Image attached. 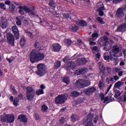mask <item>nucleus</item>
Masks as SVG:
<instances>
[{
    "label": "nucleus",
    "instance_id": "nucleus-20",
    "mask_svg": "<svg viewBox=\"0 0 126 126\" xmlns=\"http://www.w3.org/2000/svg\"><path fill=\"white\" fill-rule=\"evenodd\" d=\"M76 24L80 26H86L87 25V23L84 20H78L76 22Z\"/></svg>",
    "mask_w": 126,
    "mask_h": 126
},
{
    "label": "nucleus",
    "instance_id": "nucleus-53",
    "mask_svg": "<svg viewBox=\"0 0 126 126\" xmlns=\"http://www.w3.org/2000/svg\"><path fill=\"white\" fill-rule=\"evenodd\" d=\"M0 7H1V8H2L3 9H6L5 5L3 3H0Z\"/></svg>",
    "mask_w": 126,
    "mask_h": 126
},
{
    "label": "nucleus",
    "instance_id": "nucleus-38",
    "mask_svg": "<svg viewBox=\"0 0 126 126\" xmlns=\"http://www.w3.org/2000/svg\"><path fill=\"white\" fill-rule=\"evenodd\" d=\"M25 38L24 37H23L21 39L20 41V44L21 46H24L25 45Z\"/></svg>",
    "mask_w": 126,
    "mask_h": 126
},
{
    "label": "nucleus",
    "instance_id": "nucleus-34",
    "mask_svg": "<svg viewBox=\"0 0 126 126\" xmlns=\"http://www.w3.org/2000/svg\"><path fill=\"white\" fill-rule=\"evenodd\" d=\"M124 84V82H120L118 81L115 84V87L118 88V87H121V86L123 85Z\"/></svg>",
    "mask_w": 126,
    "mask_h": 126
},
{
    "label": "nucleus",
    "instance_id": "nucleus-17",
    "mask_svg": "<svg viewBox=\"0 0 126 126\" xmlns=\"http://www.w3.org/2000/svg\"><path fill=\"white\" fill-rule=\"evenodd\" d=\"M96 91L95 87L88 88L85 90V93L87 95H92L93 93H94Z\"/></svg>",
    "mask_w": 126,
    "mask_h": 126
},
{
    "label": "nucleus",
    "instance_id": "nucleus-14",
    "mask_svg": "<svg viewBox=\"0 0 126 126\" xmlns=\"http://www.w3.org/2000/svg\"><path fill=\"white\" fill-rule=\"evenodd\" d=\"M116 16L117 18H123L125 16V13L123 8H119L117 9L116 13Z\"/></svg>",
    "mask_w": 126,
    "mask_h": 126
},
{
    "label": "nucleus",
    "instance_id": "nucleus-51",
    "mask_svg": "<svg viewBox=\"0 0 126 126\" xmlns=\"http://www.w3.org/2000/svg\"><path fill=\"white\" fill-rule=\"evenodd\" d=\"M44 24H46V26L50 27L52 28L53 27V26L52 25V24L51 23H48L47 22H44Z\"/></svg>",
    "mask_w": 126,
    "mask_h": 126
},
{
    "label": "nucleus",
    "instance_id": "nucleus-60",
    "mask_svg": "<svg viewBox=\"0 0 126 126\" xmlns=\"http://www.w3.org/2000/svg\"><path fill=\"white\" fill-rule=\"evenodd\" d=\"M115 71H116V72H120L121 71V68H115Z\"/></svg>",
    "mask_w": 126,
    "mask_h": 126
},
{
    "label": "nucleus",
    "instance_id": "nucleus-7",
    "mask_svg": "<svg viewBox=\"0 0 126 126\" xmlns=\"http://www.w3.org/2000/svg\"><path fill=\"white\" fill-rule=\"evenodd\" d=\"M67 96L65 94L59 95L55 98V103L56 104H63L66 101Z\"/></svg>",
    "mask_w": 126,
    "mask_h": 126
},
{
    "label": "nucleus",
    "instance_id": "nucleus-62",
    "mask_svg": "<svg viewBox=\"0 0 126 126\" xmlns=\"http://www.w3.org/2000/svg\"><path fill=\"white\" fill-rule=\"evenodd\" d=\"M125 62H124V61H121L120 63V65L121 66H123V65H125Z\"/></svg>",
    "mask_w": 126,
    "mask_h": 126
},
{
    "label": "nucleus",
    "instance_id": "nucleus-22",
    "mask_svg": "<svg viewBox=\"0 0 126 126\" xmlns=\"http://www.w3.org/2000/svg\"><path fill=\"white\" fill-rule=\"evenodd\" d=\"M125 30H126V24L120 25L118 27V31L123 32V31H125Z\"/></svg>",
    "mask_w": 126,
    "mask_h": 126
},
{
    "label": "nucleus",
    "instance_id": "nucleus-40",
    "mask_svg": "<svg viewBox=\"0 0 126 126\" xmlns=\"http://www.w3.org/2000/svg\"><path fill=\"white\" fill-rule=\"evenodd\" d=\"M64 42L67 46H70L71 45V40L70 39H65Z\"/></svg>",
    "mask_w": 126,
    "mask_h": 126
},
{
    "label": "nucleus",
    "instance_id": "nucleus-39",
    "mask_svg": "<svg viewBox=\"0 0 126 126\" xmlns=\"http://www.w3.org/2000/svg\"><path fill=\"white\" fill-rule=\"evenodd\" d=\"M36 95H41V94H44V90H38L36 92Z\"/></svg>",
    "mask_w": 126,
    "mask_h": 126
},
{
    "label": "nucleus",
    "instance_id": "nucleus-42",
    "mask_svg": "<svg viewBox=\"0 0 126 126\" xmlns=\"http://www.w3.org/2000/svg\"><path fill=\"white\" fill-rule=\"evenodd\" d=\"M25 33H26V34H28V35H29V36L31 38H33V34H32V32H30L28 31V30L25 31Z\"/></svg>",
    "mask_w": 126,
    "mask_h": 126
},
{
    "label": "nucleus",
    "instance_id": "nucleus-46",
    "mask_svg": "<svg viewBox=\"0 0 126 126\" xmlns=\"http://www.w3.org/2000/svg\"><path fill=\"white\" fill-rule=\"evenodd\" d=\"M69 61V57L68 56H65L63 59V61L64 63H67Z\"/></svg>",
    "mask_w": 126,
    "mask_h": 126
},
{
    "label": "nucleus",
    "instance_id": "nucleus-37",
    "mask_svg": "<svg viewBox=\"0 0 126 126\" xmlns=\"http://www.w3.org/2000/svg\"><path fill=\"white\" fill-rule=\"evenodd\" d=\"M61 64L62 63H61V61H57L55 63V67H56V68H58L61 66Z\"/></svg>",
    "mask_w": 126,
    "mask_h": 126
},
{
    "label": "nucleus",
    "instance_id": "nucleus-24",
    "mask_svg": "<svg viewBox=\"0 0 126 126\" xmlns=\"http://www.w3.org/2000/svg\"><path fill=\"white\" fill-rule=\"evenodd\" d=\"M98 86L100 89H104V88L105 87V81L103 80H100L98 83Z\"/></svg>",
    "mask_w": 126,
    "mask_h": 126
},
{
    "label": "nucleus",
    "instance_id": "nucleus-6",
    "mask_svg": "<svg viewBox=\"0 0 126 126\" xmlns=\"http://www.w3.org/2000/svg\"><path fill=\"white\" fill-rule=\"evenodd\" d=\"M15 117L13 114H7L1 119L2 122H7L8 124H12L14 122Z\"/></svg>",
    "mask_w": 126,
    "mask_h": 126
},
{
    "label": "nucleus",
    "instance_id": "nucleus-28",
    "mask_svg": "<svg viewBox=\"0 0 126 126\" xmlns=\"http://www.w3.org/2000/svg\"><path fill=\"white\" fill-rule=\"evenodd\" d=\"M69 29L72 32H76L78 30V27L77 26H71L69 28Z\"/></svg>",
    "mask_w": 126,
    "mask_h": 126
},
{
    "label": "nucleus",
    "instance_id": "nucleus-47",
    "mask_svg": "<svg viewBox=\"0 0 126 126\" xmlns=\"http://www.w3.org/2000/svg\"><path fill=\"white\" fill-rule=\"evenodd\" d=\"M99 49H98V47L97 46H94L92 49V51L94 53H95V52H98Z\"/></svg>",
    "mask_w": 126,
    "mask_h": 126
},
{
    "label": "nucleus",
    "instance_id": "nucleus-63",
    "mask_svg": "<svg viewBox=\"0 0 126 126\" xmlns=\"http://www.w3.org/2000/svg\"><path fill=\"white\" fill-rule=\"evenodd\" d=\"M38 45H39V42H36L34 44L35 48H39V47H38Z\"/></svg>",
    "mask_w": 126,
    "mask_h": 126
},
{
    "label": "nucleus",
    "instance_id": "nucleus-16",
    "mask_svg": "<svg viewBox=\"0 0 126 126\" xmlns=\"http://www.w3.org/2000/svg\"><path fill=\"white\" fill-rule=\"evenodd\" d=\"M0 25L3 29L6 28L7 27V20L4 17H2L0 21Z\"/></svg>",
    "mask_w": 126,
    "mask_h": 126
},
{
    "label": "nucleus",
    "instance_id": "nucleus-23",
    "mask_svg": "<svg viewBox=\"0 0 126 126\" xmlns=\"http://www.w3.org/2000/svg\"><path fill=\"white\" fill-rule=\"evenodd\" d=\"M76 65H75V63L74 62H69L67 63V66L68 68L67 69H70L71 68H74L75 67Z\"/></svg>",
    "mask_w": 126,
    "mask_h": 126
},
{
    "label": "nucleus",
    "instance_id": "nucleus-43",
    "mask_svg": "<svg viewBox=\"0 0 126 126\" xmlns=\"http://www.w3.org/2000/svg\"><path fill=\"white\" fill-rule=\"evenodd\" d=\"M89 41H90L89 44L91 45V46H94V45H96V42L92 41L94 40H92L91 38H89Z\"/></svg>",
    "mask_w": 126,
    "mask_h": 126
},
{
    "label": "nucleus",
    "instance_id": "nucleus-15",
    "mask_svg": "<svg viewBox=\"0 0 126 126\" xmlns=\"http://www.w3.org/2000/svg\"><path fill=\"white\" fill-rule=\"evenodd\" d=\"M62 49V46L58 43H54L51 46V50L53 52H60Z\"/></svg>",
    "mask_w": 126,
    "mask_h": 126
},
{
    "label": "nucleus",
    "instance_id": "nucleus-9",
    "mask_svg": "<svg viewBox=\"0 0 126 126\" xmlns=\"http://www.w3.org/2000/svg\"><path fill=\"white\" fill-rule=\"evenodd\" d=\"M100 97L102 101L104 100V101H103L104 103H105V102H107V101L108 102V103H109L110 102H112V101L114 100V99L112 98V94H110L109 96H107L105 98V94H104L103 93H101L100 95Z\"/></svg>",
    "mask_w": 126,
    "mask_h": 126
},
{
    "label": "nucleus",
    "instance_id": "nucleus-27",
    "mask_svg": "<svg viewBox=\"0 0 126 126\" xmlns=\"http://www.w3.org/2000/svg\"><path fill=\"white\" fill-rule=\"evenodd\" d=\"M56 2H55L54 0H51L49 1V6L51 7V8H52L54 9L56 7Z\"/></svg>",
    "mask_w": 126,
    "mask_h": 126
},
{
    "label": "nucleus",
    "instance_id": "nucleus-4",
    "mask_svg": "<svg viewBox=\"0 0 126 126\" xmlns=\"http://www.w3.org/2000/svg\"><path fill=\"white\" fill-rule=\"evenodd\" d=\"M37 70L36 71L35 73L37 75L39 76H43L46 74L47 71L46 70V66L45 64L41 63H39L37 65Z\"/></svg>",
    "mask_w": 126,
    "mask_h": 126
},
{
    "label": "nucleus",
    "instance_id": "nucleus-29",
    "mask_svg": "<svg viewBox=\"0 0 126 126\" xmlns=\"http://www.w3.org/2000/svg\"><path fill=\"white\" fill-rule=\"evenodd\" d=\"M42 109L41 111L42 112H43V113H46L47 112H48V106H47L46 105H43L41 106Z\"/></svg>",
    "mask_w": 126,
    "mask_h": 126
},
{
    "label": "nucleus",
    "instance_id": "nucleus-52",
    "mask_svg": "<svg viewBox=\"0 0 126 126\" xmlns=\"http://www.w3.org/2000/svg\"><path fill=\"white\" fill-rule=\"evenodd\" d=\"M63 18H68L69 17V14L64 13L63 14Z\"/></svg>",
    "mask_w": 126,
    "mask_h": 126
},
{
    "label": "nucleus",
    "instance_id": "nucleus-1",
    "mask_svg": "<svg viewBox=\"0 0 126 126\" xmlns=\"http://www.w3.org/2000/svg\"><path fill=\"white\" fill-rule=\"evenodd\" d=\"M44 58L45 56L43 53H41L36 50H32L30 54V62L32 63H38V62L42 61Z\"/></svg>",
    "mask_w": 126,
    "mask_h": 126
},
{
    "label": "nucleus",
    "instance_id": "nucleus-50",
    "mask_svg": "<svg viewBox=\"0 0 126 126\" xmlns=\"http://www.w3.org/2000/svg\"><path fill=\"white\" fill-rule=\"evenodd\" d=\"M11 92L13 94H17V92L16 91V90L14 88V87L12 86L11 87Z\"/></svg>",
    "mask_w": 126,
    "mask_h": 126
},
{
    "label": "nucleus",
    "instance_id": "nucleus-30",
    "mask_svg": "<svg viewBox=\"0 0 126 126\" xmlns=\"http://www.w3.org/2000/svg\"><path fill=\"white\" fill-rule=\"evenodd\" d=\"M119 99L122 102H126V93H125L123 96H120Z\"/></svg>",
    "mask_w": 126,
    "mask_h": 126
},
{
    "label": "nucleus",
    "instance_id": "nucleus-56",
    "mask_svg": "<svg viewBox=\"0 0 126 126\" xmlns=\"http://www.w3.org/2000/svg\"><path fill=\"white\" fill-rule=\"evenodd\" d=\"M118 75L119 76H122L123 75V73H124V71H120V72H118Z\"/></svg>",
    "mask_w": 126,
    "mask_h": 126
},
{
    "label": "nucleus",
    "instance_id": "nucleus-31",
    "mask_svg": "<svg viewBox=\"0 0 126 126\" xmlns=\"http://www.w3.org/2000/svg\"><path fill=\"white\" fill-rule=\"evenodd\" d=\"M79 93L76 91H73L71 93V96L72 97H77V96H79Z\"/></svg>",
    "mask_w": 126,
    "mask_h": 126
},
{
    "label": "nucleus",
    "instance_id": "nucleus-58",
    "mask_svg": "<svg viewBox=\"0 0 126 126\" xmlns=\"http://www.w3.org/2000/svg\"><path fill=\"white\" fill-rule=\"evenodd\" d=\"M88 77H90V78H92L93 77V73H90L88 74Z\"/></svg>",
    "mask_w": 126,
    "mask_h": 126
},
{
    "label": "nucleus",
    "instance_id": "nucleus-41",
    "mask_svg": "<svg viewBox=\"0 0 126 126\" xmlns=\"http://www.w3.org/2000/svg\"><path fill=\"white\" fill-rule=\"evenodd\" d=\"M18 102H19V100L17 98H15L13 101L14 105L16 107L18 104Z\"/></svg>",
    "mask_w": 126,
    "mask_h": 126
},
{
    "label": "nucleus",
    "instance_id": "nucleus-12",
    "mask_svg": "<svg viewBox=\"0 0 126 126\" xmlns=\"http://www.w3.org/2000/svg\"><path fill=\"white\" fill-rule=\"evenodd\" d=\"M97 11L99 12L100 16H103L104 15V12L103 10L105 9L104 5L102 2H99L97 4Z\"/></svg>",
    "mask_w": 126,
    "mask_h": 126
},
{
    "label": "nucleus",
    "instance_id": "nucleus-21",
    "mask_svg": "<svg viewBox=\"0 0 126 126\" xmlns=\"http://www.w3.org/2000/svg\"><path fill=\"white\" fill-rule=\"evenodd\" d=\"M24 17L23 16H19L18 17H16V24L17 25H18L19 26H20L21 25V24H22V23L21 22V21H20V19H21V20H23V19H24Z\"/></svg>",
    "mask_w": 126,
    "mask_h": 126
},
{
    "label": "nucleus",
    "instance_id": "nucleus-44",
    "mask_svg": "<svg viewBox=\"0 0 126 126\" xmlns=\"http://www.w3.org/2000/svg\"><path fill=\"white\" fill-rule=\"evenodd\" d=\"M107 1H111V0L113 1L114 3H119V2H121L123 0H106Z\"/></svg>",
    "mask_w": 126,
    "mask_h": 126
},
{
    "label": "nucleus",
    "instance_id": "nucleus-55",
    "mask_svg": "<svg viewBox=\"0 0 126 126\" xmlns=\"http://www.w3.org/2000/svg\"><path fill=\"white\" fill-rule=\"evenodd\" d=\"M113 78L114 79V80H119V76H118L117 75H115L113 77Z\"/></svg>",
    "mask_w": 126,
    "mask_h": 126
},
{
    "label": "nucleus",
    "instance_id": "nucleus-11",
    "mask_svg": "<svg viewBox=\"0 0 126 126\" xmlns=\"http://www.w3.org/2000/svg\"><path fill=\"white\" fill-rule=\"evenodd\" d=\"M7 41L9 43L10 46H13L14 45V36L10 32H8L6 35Z\"/></svg>",
    "mask_w": 126,
    "mask_h": 126
},
{
    "label": "nucleus",
    "instance_id": "nucleus-19",
    "mask_svg": "<svg viewBox=\"0 0 126 126\" xmlns=\"http://www.w3.org/2000/svg\"><path fill=\"white\" fill-rule=\"evenodd\" d=\"M18 120L19 122H22L26 124L27 123V117L24 115H20L18 117Z\"/></svg>",
    "mask_w": 126,
    "mask_h": 126
},
{
    "label": "nucleus",
    "instance_id": "nucleus-13",
    "mask_svg": "<svg viewBox=\"0 0 126 126\" xmlns=\"http://www.w3.org/2000/svg\"><path fill=\"white\" fill-rule=\"evenodd\" d=\"M87 72H88V68L83 67L76 70L75 74L77 75H80V74H85V73H87Z\"/></svg>",
    "mask_w": 126,
    "mask_h": 126
},
{
    "label": "nucleus",
    "instance_id": "nucleus-54",
    "mask_svg": "<svg viewBox=\"0 0 126 126\" xmlns=\"http://www.w3.org/2000/svg\"><path fill=\"white\" fill-rule=\"evenodd\" d=\"M5 4H7V5H9L10 4V1L9 0H6L5 1Z\"/></svg>",
    "mask_w": 126,
    "mask_h": 126
},
{
    "label": "nucleus",
    "instance_id": "nucleus-8",
    "mask_svg": "<svg viewBox=\"0 0 126 126\" xmlns=\"http://www.w3.org/2000/svg\"><path fill=\"white\" fill-rule=\"evenodd\" d=\"M18 8L19 9V12L20 14H24L25 11L28 13H32V10L27 5L19 6Z\"/></svg>",
    "mask_w": 126,
    "mask_h": 126
},
{
    "label": "nucleus",
    "instance_id": "nucleus-61",
    "mask_svg": "<svg viewBox=\"0 0 126 126\" xmlns=\"http://www.w3.org/2000/svg\"><path fill=\"white\" fill-rule=\"evenodd\" d=\"M56 16L57 18H61V14L56 13Z\"/></svg>",
    "mask_w": 126,
    "mask_h": 126
},
{
    "label": "nucleus",
    "instance_id": "nucleus-32",
    "mask_svg": "<svg viewBox=\"0 0 126 126\" xmlns=\"http://www.w3.org/2000/svg\"><path fill=\"white\" fill-rule=\"evenodd\" d=\"M96 20L100 24H105V22L103 20V19L100 17H98L96 18Z\"/></svg>",
    "mask_w": 126,
    "mask_h": 126
},
{
    "label": "nucleus",
    "instance_id": "nucleus-36",
    "mask_svg": "<svg viewBox=\"0 0 126 126\" xmlns=\"http://www.w3.org/2000/svg\"><path fill=\"white\" fill-rule=\"evenodd\" d=\"M71 120L72 122H75L78 120V117L77 115H73L71 117Z\"/></svg>",
    "mask_w": 126,
    "mask_h": 126
},
{
    "label": "nucleus",
    "instance_id": "nucleus-45",
    "mask_svg": "<svg viewBox=\"0 0 126 126\" xmlns=\"http://www.w3.org/2000/svg\"><path fill=\"white\" fill-rule=\"evenodd\" d=\"M98 64L99 65V68L101 69V70H103V69H104V68H105V67L103 65V64L102 63L99 62L98 63Z\"/></svg>",
    "mask_w": 126,
    "mask_h": 126
},
{
    "label": "nucleus",
    "instance_id": "nucleus-64",
    "mask_svg": "<svg viewBox=\"0 0 126 126\" xmlns=\"http://www.w3.org/2000/svg\"><path fill=\"white\" fill-rule=\"evenodd\" d=\"M6 60L9 63H12V60H11V59H10V58H6Z\"/></svg>",
    "mask_w": 126,
    "mask_h": 126
},
{
    "label": "nucleus",
    "instance_id": "nucleus-49",
    "mask_svg": "<svg viewBox=\"0 0 126 126\" xmlns=\"http://www.w3.org/2000/svg\"><path fill=\"white\" fill-rule=\"evenodd\" d=\"M119 96H121V93L120 91H117L115 94V98H118Z\"/></svg>",
    "mask_w": 126,
    "mask_h": 126
},
{
    "label": "nucleus",
    "instance_id": "nucleus-48",
    "mask_svg": "<svg viewBox=\"0 0 126 126\" xmlns=\"http://www.w3.org/2000/svg\"><path fill=\"white\" fill-rule=\"evenodd\" d=\"M98 120H99V116L98 115H96L94 119V124H97V121H98Z\"/></svg>",
    "mask_w": 126,
    "mask_h": 126
},
{
    "label": "nucleus",
    "instance_id": "nucleus-10",
    "mask_svg": "<svg viewBox=\"0 0 126 126\" xmlns=\"http://www.w3.org/2000/svg\"><path fill=\"white\" fill-rule=\"evenodd\" d=\"M103 40L104 41V42L103 43V46H104V48H103V49L105 50V51H109V49L107 47V46H109L110 44H114V41L112 40H110V41H109V39L107 36H104L103 37Z\"/></svg>",
    "mask_w": 126,
    "mask_h": 126
},
{
    "label": "nucleus",
    "instance_id": "nucleus-25",
    "mask_svg": "<svg viewBox=\"0 0 126 126\" xmlns=\"http://www.w3.org/2000/svg\"><path fill=\"white\" fill-rule=\"evenodd\" d=\"M77 63H79V65L80 64H84V63H87V60L86 59H79L77 61Z\"/></svg>",
    "mask_w": 126,
    "mask_h": 126
},
{
    "label": "nucleus",
    "instance_id": "nucleus-59",
    "mask_svg": "<svg viewBox=\"0 0 126 126\" xmlns=\"http://www.w3.org/2000/svg\"><path fill=\"white\" fill-rule=\"evenodd\" d=\"M100 57H101V55L100 54V53H97L96 55V58H97V59H100Z\"/></svg>",
    "mask_w": 126,
    "mask_h": 126
},
{
    "label": "nucleus",
    "instance_id": "nucleus-18",
    "mask_svg": "<svg viewBox=\"0 0 126 126\" xmlns=\"http://www.w3.org/2000/svg\"><path fill=\"white\" fill-rule=\"evenodd\" d=\"M12 30L17 39H19V31H18V29H17V27H16V26H13L12 28Z\"/></svg>",
    "mask_w": 126,
    "mask_h": 126
},
{
    "label": "nucleus",
    "instance_id": "nucleus-33",
    "mask_svg": "<svg viewBox=\"0 0 126 126\" xmlns=\"http://www.w3.org/2000/svg\"><path fill=\"white\" fill-rule=\"evenodd\" d=\"M63 81L66 84H68L70 82L69 79L67 77H64L63 78Z\"/></svg>",
    "mask_w": 126,
    "mask_h": 126
},
{
    "label": "nucleus",
    "instance_id": "nucleus-26",
    "mask_svg": "<svg viewBox=\"0 0 126 126\" xmlns=\"http://www.w3.org/2000/svg\"><path fill=\"white\" fill-rule=\"evenodd\" d=\"M99 35V33L97 32H94V34H92V38H91L92 39V41H95L96 39L98 38V36Z\"/></svg>",
    "mask_w": 126,
    "mask_h": 126
},
{
    "label": "nucleus",
    "instance_id": "nucleus-5",
    "mask_svg": "<svg viewBox=\"0 0 126 126\" xmlns=\"http://www.w3.org/2000/svg\"><path fill=\"white\" fill-rule=\"evenodd\" d=\"M35 96V91L31 87H28L27 88V99L31 100L34 98Z\"/></svg>",
    "mask_w": 126,
    "mask_h": 126
},
{
    "label": "nucleus",
    "instance_id": "nucleus-57",
    "mask_svg": "<svg viewBox=\"0 0 126 126\" xmlns=\"http://www.w3.org/2000/svg\"><path fill=\"white\" fill-rule=\"evenodd\" d=\"M60 122H61V124H64V118H61V119L60 120Z\"/></svg>",
    "mask_w": 126,
    "mask_h": 126
},
{
    "label": "nucleus",
    "instance_id": "nucleus-2",
    "mask_svg": "<svg viewBox=\"0 0 126 126\" xmlns=\"http://www.w3.org/2000/svg\"><path fill=\"white\" fill-rule=\"evenodd\" d=\"M74 85L75 88H77V87H78V88H83L89 86V85H90V81L80 79L76 81Z\"/></svg>",
    "mask_w": 126,
    "mask_h": 126
},
{
    "label": "nucleus",
    "instance_id": "nucleus-35",
    "mask_svg": "<svg viewBox=\"0 0 126 126\" xmlns=\"http://www.w3.org/2000/svg\"><path fill=\"white\" fill-rule=\"evenodd\" d=\"M15 9V5L13 4H10L9 7V11H13Z\"/></svg>",
    "mask_w": 126,
    "mask_h": 126
},
{
    "label": "nucleus",
    "instance_id": "nucleus-3",
    "mask_svg": "<svg viewBox=\"0 0 126 126\" xmlns=\"http://www.w3.org/2000/svg\"><path fill=\"white\" fill-rule=\"evenodd\" d=\"M120 52V49L119 46H115L110 51V56H104V59L105 61H108L109 60H112L113 57H116V55Z\"/></svg>",
    "mask_w": 126,
    "mask_h": 126
}]
</instances>
